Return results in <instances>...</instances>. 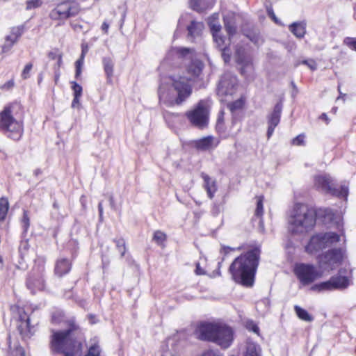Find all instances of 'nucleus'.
Segmentation results:
<instances>
[{
    "instance_id": "1",
    "label": "nucleus",
    "mask_w": 356,
    "mask_h": 356,
    "mask_svg": "<svg viewBox=\"0 0 356 356\" xmlns=\"http://www.w3.org/2000/svg\"><path fill=\"white\" fill-rule=\"evenodd\" d=\"M172 56L184 62L187 76L172 74L160 84L158 90L159 100L168 106H180L186 102L193 92L190 81L199 77L204 68L201 60L193 59V49L172 48L168 52V58Z\"/></svg>"
},
{
    "instance_id": "2",
    "label": "nucleus",
    "mask_w": 356,
    "mask_h": 356,
    "mask_svg": "<svg viewBox=\"0 0 356 356\" xmlns=\"http://www.w3.org/2000/svg\"><path fill=\"white\" fill-rule=\"evenodd\" d=\"M81 331L79 327L70 321L65 330L53 331L51 349L54 353L64 356H89V346L81 342Z\"/></svg>"
},
{
    "instance_id": "3",
    "label": "nucleus",
    "mask_w": 356,
    "mask_h": 356,
    "mask_svg": "<svg viewBox=\"0 0 356 356\" xmlns=\"http://www.w3.org/2000/svg\"><path fill=\"white\" fill-rule=\"evenodd\" d=\"M260 254V248L254 247L234 260L229 272L236 282L248 287L253 285Z\"/></svg>"
},
{
    "instance_id": "4",
    "label": "nucleus",
    "mask_w": 356,
    "mask_h": 356,
    "mask_svg": "<svg viewBox=\"0 0 356 356\" xmlns=\"http://www.w3.org/2000/svg\"><path fill=\"white\" fill-rule=\"evenodd\" d=\"M316 224L315 211L304 204L294 205L289 217V231L302 234L311 230Z\"/></svg>"
},
{
    "instance_id": "5",
    "label": "nucleus",
    "mask_w": 356,
    "mask_h": 356,
    "mask_svg": "<svg viewBox=\"0 0 356 356\" xmlns=\"http://www.w3.org/2000/svg\"><path fill=\"white\" fill-rule=\"evenodd\" d=\"M198 338L217 343L222 348L229 347L233 341V331L226 325L202 323L197 330Z\"/></svg>"
},
{
    "instance_id": "6",
    "label": "nucleus",
    "mask_w": 356,
    "mask_h": 356,
    "mask_svg": "<svg viewBox=\"0 0 356 356\" xmlns=\"http://www.w3.org/2000/svg\"><path fill=\"white\" fill-rule=\"evenodd\" d=\"M0 131L15 140H19L23 134L22 123L13 116L11 106H6L0 113Z\"/></svg>"
},
{
    "instance_id": "7",
    "label": "nucleus",
    "mask_w": 356,
    "mask_h": 356,
    "mask_svg": "<svg viewBox=\"0 0 356 356\" xmlns=\"http://www.w3.org/2000/svg\"><path fill=\"white\" fill-rule=\"evenodd\" d=\"M211 105L209 100L202 99L185 113L188 122L194 127L204 129L209 125Z\"/></svg>"
},
{
    "instance_id": "8",
    "label": "nucleus",
    "mask_w": 356,
    "mask_h": 356,
    "mask_svg": "<svg viewBox=\"0 0 356 356\" xmlns=\"http://www.w3.org/2000/svg\"><path fill=\"white\" fill-rule=\"evenodd\" d=\"M341 234L334 232L319 233L312 236L309 243L305 247V250L309 254H314L323 249L336 245L341 240Z\"/></svg>"
},
{
    "instance_id": "9",
    "label": "nucleus",
    "mask_w": 356,
    "mask_h": 356,
    "mask_svg": "<svg viewBox=\"0 0 356 356\" xmlns=\"http://www.w3.org/2000/svg\"><path fill=\"white\" fill-rule=\"evenodd\" d=\"M44 270L45 259L43 257H38L26 280V286L32 293L44 289Z\"/></svg>"
},
{
    "instance_id": "10",
    "label": "nucleus",
    "mask_w": 356,
    "mask_h": 356,
    "mask_svg": "<svg viewBox=\"0 0 356 356\" xmlns=\"http://www.w3.org/2000/svg\"><path fill=\"white\" fill-rule=\"evenodd\" d=\"M315 187L332 195L346 198L348 194V186L346 183L337 187L334 184L333 179L329 175H318L314 178Z\"/></svg>"
},
{
    "instance_id": "11",
    "label": "nucleus",
    "mask_w": 356,
    "mask_h": 356,
    "mask_svg": "<svg viewBox=\"0 0 356 356\" xmlns=\"http://www.w3.org/2000/svg\"><path fill=\"white\" fill-rule=\"evenodd\" d=\"M235 59L240 66L241 74L248 79H253L254 66L252 56L243 47H237Z\"/></svg>"
},
{
    "instance_id": "12",
    "label": "nucleus",
    "mask_w": 356,
    "mask_h": 356,
    "mask_svg": "<svg viewBox=\"0 0 356 356\" xmlns=\"http://www.w3.org/2000/svg\"><path fill=\"white\" fill-rule=\"evenodd\" d=\"M79 11V5L71 1H64L58 3L49 13V17L52 20L66 19L76 15Z\"/></svg>"
},
{
    "instance_id": "13",
    "label": "nucleus",
    "mask_w": 356,
    "mask_h": 356,
    "mask_svg": "<svg viewBox=\"0 0 356 356\" xmlns=\"http://www.w3.org/2000/svg\"><path fill=\"white\" fill-rule=\"evenodd\" d=\"M318 266L324 271H330L339 266L343 259L341 249H332L318 257Z\"/></svg>"
},
{
    "instance_id": "14",
    "label": "nucleus",
    "mask_w": 356,
    "mask_h": 356,
    "mask_svg": "<svg viewBox=\"0 0 356 356\" xmlns=\"http://www.w3.org/2000/svg\"><path fill=\"white\" fill-rule=\"evenodd\" d=\"M294 273L300 282L304 285L313 282L317 278L321 277L322 275L313 265L305 264H297Z\"/></svg>"
},
{
    "instance_id": "15",
    "label": "nucleus",
    "mask_w": 356,
    "mask_h": 356,
    "mask_svg": "<svg viewBox=\"0 0 356 356\" xmlns=\"http://www.w3.org/2000/svg\"><path fill=\"white\" fill-rule=\"evenodd\" d=\"M237 86V78L231 73H225L222 76L218 87L220 95H232Z\"/></svg>"
},
{
    "instance_id": "16",
    "label": "nucleus",
    "mask_w": 356,
    "mask_h": 356,
    "mask_svg": "<svg viewBox=\"0 0 356 356\" xmlns=\"http://www.w3.org/2000/svg\"><path fill=\"white\" fill-rule=\"evenodd\" d=\"M19 323L17 325V330L23 339L30 338L34 333V325L31 324L30 316L24 312H19Z\"/></svg>"
},
{
    "instance_id": "17",
    "label": "nucleus",
    "mask_w": 356,
    "mask_h": 356,
    "mask_svg": "<svg viewBox=\"0 0 356 356\" xmlns=\"http://www.w3.org/2000/svg\"><path fill=\"white\" fill-rule=\"evenodd\" d=\"M282 107L283 106L281 102L277 103L274 106L273 112L268 117V138H269L273 135L275 128L280 123Z\"/></svg>"
},
{
    "instance_id": "18",
    "label": "nucleus",
    "mask_w": 356,
    "mask_h": 356,
    "mask_svg": "<svg viewBox=\"0 0 356 356\" xmlns=\"http://www.w3.org/2000/svg\"><path fill=\"white\" fill-rule=\"evenodd\" d=\"M219 140L213 136H209L196 140L193 142L194 147L199 151H210L216 148Z\"/></svg>"
},
{
    "instance_id": "19",
    "label": "nucleus",
    "mask_w": 356,
    "mask_h": 356,
    "mask_svg": "<svg viewBox=\"0 0 356 356\" xmlns=\"http://www.w3.org/2000/svg\"><path fill=\"white\" fill-rule=\"evenodd\" d=\"M70 269V261L67 259H58L56 263L54 272L58 277H62L63 275L68 273Z\"/></svg>"
},
{
    "instance_id": "20",
    "label": "nucleus",
    "mask_w": 356,
    "mask_h": 356,
    "mask_svg": "<svg viewBox=\"0 0 356 356\" xmlns=\"http://www.w3.org/2000/svg\"><path fill=\"white\" fill-rule=\"evenodd\" d=\"M333 286L334 290H342L346 289L350 283V280L348 277L341 275L332 276Z\"/></svg>"
},
{
    "instance_id": "21",
    "label": "nucleus",
    "mask_w": 356,
    "mask_h": 356,
    "mask_svg": "<svg viewBox=\"0 0 356 356\" xmlns=\"http://www.w3.org/2000/svg\"><path fill=\"white\" fill-rule=\"evenodd\" d=\"M214 0H191L190 1L191 8L199 13L203 12L208 8L211 7Z\"/></svg>"
},
{
    "instance_id": "22",
    "label": "nucleus",
    "mask_w": 356,
    "mask_h": 356,
    "mask_svg": "<svg viewBox=\"0 0 356 356\" xmlns=\"http://www.w3.org/2000/svg\"><path fill=\"white\" fill-rule=\"evenodd\" d=\"M289 30L297 38H302L306 33L305 22H294L289 26Z\"/></svg>"
},
{
    "instance_id": "23",
    "label": "nucleus",
    "mask_w": 356,
    "mask_h": 356,
    "mask_svg": "<svg viewBox=\"0 0 356 356\" xmlns=\"http://www.w3.org/2000/svg\"><path fill=\"white\" fill-rule=\"evenodd\" d=\"M202 177L204 179V188L207 190L208 196L210 199H212L217 190L216 182L211 180L210 177L206 174L202 173Z\"/></svg>"
},
{
    "instance_id": "24",
    "label": "nucleus",
    "mask_w": 356,
    "mask_h": 356,
    "mask_svg": "<svg viewBox=\"0 0 356 356\" xmlns=\"http://www.w3.org/2000/svg\"><path fill=\"white\" fill-rule=\"evenodd\" d=\"M70 83L74 93V99L72 102V107L74 108H79L80 106L79 99L82 95V87L75 81H71Z\"/></svg>"
},
{
    "instance_id": "25",
    "label": "nucleus",
    "mask_w": 356,
    "mask_h": 356,
    "mask_svg": "<svg viewBox=\"0 0 356 356\" xmlns=\"http://www.w3.org/2000/svg\"><path fill=\"white\" fill-rule=\"evenodd\" d=\"M81 47H82V51H81V54L80 56V58L75 63V68H76L75 77H76V79H79L81 74L82 67L83 65L84 57L88 51V44H87L83 43L81 45Z\"/></svg>"
},
{
    "instance_id": "26",
    "label": "nucleus",
    "mask_w": 356,
    "mask_h": 356,
    "mask_svg": "<svg viewBox=\"0 0 356 356\" xmlns=\"http://www.w3.org/2000/svg\"><path fill=\"white\" fill-rule=\"evenodd\" d=\"M104 68L107 76V81L112 83L113 76L114 63L111 58H104L103 60Z\"/></svg>"
},
{
    "instance_id": "27",
    "label": "nucleus",
    "mask_w": 356,
    "mask_h": 356,
    "mask_svg": "<svg viewBox=\"0 0 356 356\" xmlns=\"http://www.w3.org/2000/svg\"><path fill=\"white\" fill-rule=\"evenodd\" d=\"M244 356H261L260 346L254 343L248 342Z\"/></svg>"
},
{
    "instance_id": "28",
    "label": "nucleus",
    "mask_w": 356,
    "mask_h": 356,
    "mask_svg": "<svg viewBox=\"0 0 356 356\" xmlns=\"http://www.w3.org/2000/svg\"><path fill=\"white\" fill-rule=\"evenodd\" d=\"M204 29V24L202 22L192 21L191 25L188 26V35L195 37L200 34Z\"/></svg>"
},
{
    "instance_id": "29",
    "label": "nucleus",
    "mask_w": 356,
    "mask_h": 356,
    "mask_svg": "<svg viewBox=\"0 0 356 356\" xmlns=\"http://www.w3.org/2000/svg\"><path fill=\"white\" fill-rule=\"evenodd\" d=\"M312 289L318 291H334V289L333 286V281L332 277H330V279L326 282H323L314 285L312 287Z\"/></svg>"
},
{
    "instance_id": "30",
    "label": "nucleus",
    "mask_w": 356,
    "mask_h": 356,
    "mask_svg": "<svg viewBox=\"0 0 356 356\" xmlns=\"http://www.w3.org/2000/svg\"><path fill=\"white\" fill-rule=\"evenodd\" d=\"M9 209V202L7 197L0 198V221L3 222L7 216Z\"/></svg>"
},
{
    "instance_id": "31",
    "label": "nucleus",
    "mask_w": 356,
    "mask_h": 356,
    "mask_svg": "<svg viewBox=\"0 0 356 356\" xmlns=\"http://www.w3.org/2000/svg\"><path fill=\"white\" fill-rule=\"evenodd\" d=\"M218 15L215 13L213 14L209 19V25L212 32V35L214 33H220L221 29V26L218 22Z\"/></svg>"
},
{
    "instance_id": "32",
    "label": "nucleus",
    "mask_w": 356,
    "mask_h": 356,
    "mask_svg": "<svg viewBox=\"0 0 356 356\" xmlns=\"http://www.w3.org/2000/svg\"><path fill=\"white\" fill-rule=\"evenodd\" d=\"M294 309L297 316L302 321L307 322H311L314 320V318L304 309L296 305Z\"/></svg>"
},
{
    "instance_id": "33",
    "label": "nucleus",
    "mask_w": 356,
    "mask_h": 356,
    "mask_svg": "<svg viewBox=\"0 0 356 356\" xmlns=\"http://www.w3.org/2000/svg\"><path fill=\"white\" fill-rule=\"evenodd\" d=\"M17 40L12 34L7 35L5 38V43L2 45V51L4 53L8 51Z\"/></svg>"
},
{
    "instance_id": "34",
    "label": "nucleus",
    "mask_w": 356,
    "mask_h": 356,
    "mask_svg": "<svg viewBox=\"0 0 356 356\" xmlns=\"http://www.w3.org/2000/svg\"><path fill=\"white\" fill-rule=\"evenodd\" d=\"M90 356H106L96 342L90 343Z\"/></svg>"
},
{
    "instance_id": "35",
    "label": "nucleus",
    "mask_w": 356,
    "mask_h": 356,
    "mask_svg": "<svg viewBox=\"0 0 356 356\" xmlns=\"http://www.w3.org/2000/svg\"><path fill=\"white\" fill-rule=\"evenodd\" d=\"M114 242L115 243L116 248L121 257H123L126 252V245L125 241L123 238H118L115 239Z\"/></svg>"
},
{
    "instance_id": "36",
    "label": "nucleus",
    "mask_w": 356,
    "mask_h": 356,
    "mask_svg": "<svg viewBox=\"0 0 356 356\" xmlns=\"http://www.w3.org/2000/svg\"><path fill=\"white\" fill-rule=\"evenodd\" d=\"M153 240L158 245H161L166 240V234L160 230H157L154 233Z\"/></svg>"
},
{
    "instance_id": "37",
    "label": "nucleus",
    "mask_w": 356,
    "mask_h": 356,
    "mask_svg": "<svg viewBox=\"0 0 356 356\" xmlns=\"http://www.w3.org/2000/svg\"><path fill=\"white\" fill-rule=\"evenodd\" d=\"M42 4V0H27L26 2V10H30L38 8Z\"/></svg>"
},
{
    "instance_id": "38",
    "label": "nucleus",
    "mask_w": 356,
    "mask_h": 356,
    "mask_svg": "<svg viewBox=\"0 0 356 356\" xmlns=\"http://www.w3.org/2000/svg\"><path fill=\"white\" fill-rule=\"evenodd\" d=\"M22 227H23V229H24V232L26 233L27 232L29 228V226H30V218H29V214H28V211H26V210H24V212H23V217H22Z\"/></svg>"
},
{
    "instance_id": "39",
    "label": "nucleus",
    "mask_w": 356,
    "mask_h": 356,
    "mask_svg": "<svg viewBox=\"0 0 356 356\" xmlns=\"http://www.w3.org/2000/svg\"><path fill=\"white\" fill-rule=\"evenodd\" d=\"M24 26H14L11 29L10 34L13 35L15 39L19 40L24 32Z\"/></svg>"
},
{
    "instance_id": "40",
    "label": "nucleus",
    "mask_w": 356,
    "mask_h": 356,
    "mask_svg": "<svg viewBox=\"0 0 356 356\" xmlns=\"http://www.w3.org/2000/svg\"><path fill=\"white\" fill-rule=\"evenodd\" d=\"M264 213L263 197H259L257 202V208L255 209V216L261 218Z\"/></svg>"
},
{
    "instance_id": "41",
    "label": "nucleus",
    "mask_w": 356,
    "mask_h": 356,
    "mask_svg": "<svg viewBox=\"0 0 356 356\" xmlns=\"http://www.w3.org/2000/svg\"><path fill=\"white\" fill-rule=\"evenodd\" d=\"M243 105V102L241 99H238L234 102L228 104L227 106L231 112L234 113L236 110L241 108Z\"/></svg>"
},
{
    "instance_id": "42",
    "label": "nucleus",
    "mask_w": 356,
    "mask_h": 356,
    "mask_svg": "<svg viewBox=\"0 0 356 356\" xmlns=\"http://www.w3.org/2000/svg\"><path fill=\"white\" fill-rule=\"evenodd\" d=\"M213 38L218 47L220 48V49L225 48V40L224 38L220 35V33H214L213 35Z\"/></svg>"
},
{
    "instance_id": "43",
    "label": "nucleus",
    "mask_w": 356,
    "mask_h": 356,
    "mask_svg": "<svg viewBox=\"0 0 356 356\" xmlns=\"http://www.w3.org/2000/svg\"><path fill=\"white\" fill-rule=\"evenodd\" d=\"M343 43L351 49L356 51V38L346 37L343 40Z\"/></svg>"
},
{
    "instance_id": "44",
    "label": "nucleus",
    "mask_w": 356,
    "mask_h": 356,
    "mask_svg": "<svg viewBox=\"0 0 356 356\" xmlns=\"http://www.w3.org/2000/svg\"><path fill=\"white\" fill-rule=\"evenodd\" d=\"M29 248V243L27 241H22L19 246V252L21 255L22 259H24V257L26 254V252L28 251Z\"/></svg>"
},
{
    "instance_id": "45",
    "label": "nucleus",
    "mask_w": 356,
    "mask_h": 356,
    "mask_svg": "<svg viewBox=\"0 0 356 356\" xmlns=\"http://www.w3.org/2000/svg\"><path fill=\"white\" fill-rule=\"evenodd\" d=\"M225 29H226L227 33L230 36L233 35L234 34H235L236 29V26H234V24L229 22H227L225 19Z\"/></svg>"
},
{
    "instance_id": "46",
    "label": "nucleus",
    "mask_w": 356,
    "mask_h": 356,
    "mask_svg": "<svg viewBox=\"0 0 356 356\" xmlns=\"http://www.w3.org/2000/svg\"><path fill=\"white\" fill-rule=\"evenodd\" d=\"M246 328L250 331L259 334V327L252 321H250L246 323Z\"/></svg>"
},
{
    "instance_id": "47",
    "label": "nucleus",
    "mask_w": 356,
    "mask_h": 356,
    "mask_svg": "<svg viewBox=\"0 0 356 356\" xmlns=\"http://www.w3.org/2000/svg\"><path fill=\"white\" fill-rule=\"evenodd\" d=\"M33 67L32 63H28L24 67L22 73V77L24 79H26L29 77V73Z\"/></svg>"
},
{
    "instance_id": "48",
    "label": "nucleus",
    "mask_w": 356,
    "mask_h": 356,
    "mask_svg": "<svg viewBox=\"0 0 356 356\" xmlns=\"http://www.w3.org/2000/svg\"><path fill=\"white\" fill-rule=\"evenodd\" d=\"M221 50H222V53H221L222 58L224 60L225 63L229 62L230 58H231L229 50L227 47L221 49Z\"/></svg>"
},
{
    "instance_id": "49",
    "label": "nucleus",
    "mask_w": 356,
    "mask_h": 356,
    "mask_svg": "<svg viewBox=\"0 0 356 356\" xmlns=\"http://www.w3.org/2000/svg\"><path fill=\"white\" fill-rule=\"evenodd\" d=\"M304 139L305 136L303 134H300L293 139L292 143L294 145H304Z\"/></svg>"
},
{
    "instance_id": "50",
    "label": "nucleus",
    "mask_w": 356,
    "mask_h": 356,
    "mask_svg": "<svg viewBox=\"0 0 356 356\" xmlns=\"http://www.w3.org/2000/svg\"><path fill=\"white\" fill-rule=\"evenodd\" d=\"M201 356H222L218 351L209 350L202 353Z\"/></svg>"
},
{
    "instance_id": "51",
    "label": "nucleus",
    "mask_w": 356,
    "mask_h": 356,
    "mask_svg": "<svg viewBox=\"0 0 356 356\" xmlns=\"http://www.w3.org/2000/svg\"><path fill=\"white\" fill-rule=\"evenodd\" d=\"M12 356H25V352L22 347H17L15 351L13 353Z\"/></svg>"
},
{
    "instance_id": "52",
    "label": "nucleus",
    "mask_w": 356,
    "mask_h": 356,
    "mask_svg": "<svg viewBox=\"0 0 356 356\" xmlns=\"http://www.w3.org/2000/svg\"><path fill=\"white\" fill-rule=\"evenodd\" d=\"M303 63L307 65L312 70L316 69V63L314 60H304Z\"/></svg>"
},
{
    "instance_id": "53",
    "label": "nucleus",
    "mask_w": 356,
    "mask_h": 356,
    "mask_svg": "<svg viewBox=\"0 0 356 356\" xmlns=\"http://www.w3.org/2000/svg\"><path fill=\"white\" fill-rule=\"evenodd\" d=\"M267 12H268V16L274 20L275 22L277 23V19L273 12V10L271 8H267Z\"/></svg>"
},
{
    "instance_id": "54",
    "label": "nucleus",
    "mask_w": 356,
    "mask_h": 356,
    "mask_svg": "<svg viewBox=\"0 0 356 356\" xmlns=\"http://www.w3.org/2000/svg\"><path fill=\"white\" fill-rule=\"evenodd\" d=\"M195 273L197 275H204V270L200 267V264H196Z\"/></svg>"
},
{
    "instance_id": "55",
    "label": "nucleus",
    "mask_w": 356,
    "mask_h": 356,
    "mask_svg": "<svg viewBox=\"0 0 356 356\" xmlns=\"http://www.w3.org/2000/svg\"><path fill=\"white\" fill-rule=\"evenodd\" d=\"M108 28H109V24L106 22H103V24L102 25V29L103 31H104L105 33H107Z\"/></svg>"
},
{
    "instance_id": "56",
    "label": "nucleus",
    "mask_w": 356,
    "mask_h": 356,
    "mask_svg": "<svg viewBox=\"0 0 356 356\" xmlns=\"http://www.w3.org/2000/svg\"><path fill=\"white\" fill-rule=\"evenodd\" d=\"M338 91L339 93V96L337 97V100H339L340 99H343V100L345 101L344 97L346 96V94H343L341 92V89H340V85H339V86H338Z\"/></svg>"
},
{
    "instance_id": "57",
    "label": "nucleus",
    "mask_w": 356,
    "mask_h": 356,
    "mask_svg": "<svg viewBox=\"0 0 356 356\" xmlns=\"http://www.w3.org/2000/svg\"><path fill=\"white\" fill-rule=\"evenodd\" d=\"M223 115H224V112L221 111L218 118V120H217L218 124H219L220 123H221L223 121Z\"/></svg>"
},
{
    "instance_id": "58",
    "label": "nucleus",
    "mask_w": 356,
    "mask_h": 356,
    "mask_svg": "<svg viewBox=\"0 0 356 356\" xmlns=\"http://www.w3.org/2000/svg\"><path fill=\"white\" fill-rule=\"evenodd\" d=\"M98 209H99V218H100V219H102V214H103V207H102V202L99 203Z\"/></svg>"
},
{
    "instance_id": "59",
    "label": "nucleus",
    "mask_w": 356,
    "mask_h": 356,
    "mask_svg": "<svg viewBox=\"0 0 356 356\" xmlns=\"http://www.w3.org/2000/svg\"><path fill=\"white\" fill-rule=\"evenodd\" d=\"M97 321L95 319V316H92L90 315V324H93V323H97Z\"/></svg>"
},
{
    "instance_id": "60",
    "label": "nucleus",
    "mask_w": 356,
    "mask_h": 356,
    "mask_svg": "<svg viewBox=\"0 0 356 356\" xmlns=\"http://www.w3.org/2000/svg\"><path fill=\"white\" fill-rule=\"evenodd\" d=\"M74 29L76 31H78L79 30L81 31L82 30V26L81 25H79V24H75L74 25Z\"/></svg>"
},
{
    "instance_id": "61",
    "label": "nucleus",
    "mask_w": 356,
    "mask_h": 356,
    "mask_svg": "<svg viewBox=\"0 0 356 356\" xmlns=\"http://www.w3.org/2000/svg\"><path fill=\"white\" fill-rule=\"evenodd\" d=\"M321 118L322 119L325 120L327 122V123H328V118H327V115L325 113H323L321 115Z\"/></svg>"
},
{
    "instance_id": "62",
    "label": "nucleus",
    "mask_w": 356,
    "mask_h": 356,
    "mask_svg": "<svg viewBox=\"0 0 356 356\" xmlns=\"http://www.w3.org/2000/svg\"><path fill=\"white\" fill-rule=\"evenodd\" d=\"M14 85L13 81H9L6 84H5V86H7L8 87H12Z\"/></svg>"
},
{
    "instance_id": "63",
    "label": "nucleus",
    "mask_w": 356,
    "mask_h": 356,
    "mask_svg": "<svg viewBox=\"0 0 356 356\" xmlns=\"http://www.w3.org/2000/svg\"><path fill=\"white\" fill-rule=\"evenodd\" d=\"M110 203H111V207H114V202H113V197L110 198Z\"/></svg>"
},
{
    "instance_id": "64",
    "label": "nucleus",
    "mask_w": 356,
    "mask_h": 356,
    "mask_svg": "<svg viewBox=\"0 0 356 356\" xmlns=\"http://www.w3.org/2000/svg\"><path fill=\"white\" fill-rule=\"evenodd\" d=\"M0 152L2 153V154L3 156V159H6V157H7L6 154L4 152H2L1 149H0Z\"/></svg>"
}]
</instances>
